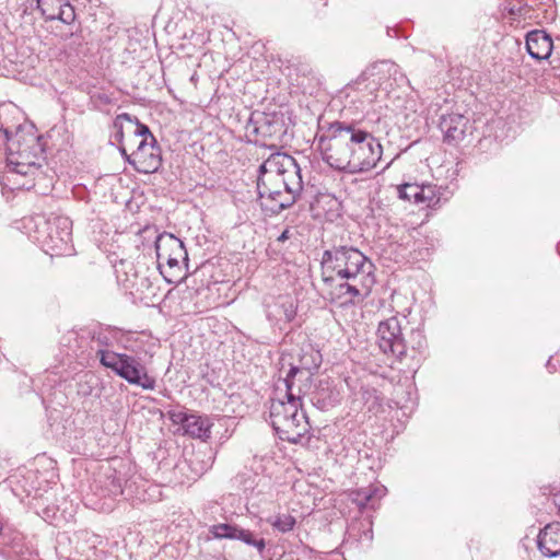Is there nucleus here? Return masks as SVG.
I'll use <instances>...</instances> for the list:
<instances>
[{"instance_id":"5","label":"nucleus","mask_w":560,"mask_h":560,"mask_svg":"<svg viewBox=\"0 0 560 560\" xmlns=\"http://www.w3.org/2000/svg\"><path fill=\"white\" fill-rule=\"evenodd\" d=\"M323 280H360L375 282L374 265L359 249L339 246L325 250L322 258Z\"/></svg>"},{"instance_id":"11","label":"nucleus","mask_w":560,"mask_h":560,"mask_svg":"<svg viewBox=\"0 0 560 560\" xmlns=\"http://www.w3.org/2000/svg\"><path fill=\"white\" fill-rule=\"evenodd\" d=\"M126 155L127 161L136 168L137 172L143 174H152L156 172L162 165L161 150L156 145L154 137H151L150 142L140 140L130 155L126 154V150H121Z\"/></svg>"},{"instance_id":"26","label":"nucleus","mask_w":560,"mask_h":560,"mask_svg":"<svg viewBox=\"0 0 560 560\" xmlns=\"http://www.w3.org/2000/svg\"><path fill=\"white\" fill-rule=\"evenodd\" d=\"M398 196L402 200L412 201L418 205L419 184H404L397 188Z\"/></svg>"},{"instance_id":"29","label":"nucleus","mask_w":560,"mask_h":560,"mask_svg":"<svg viewBox=\"0 0 560 560\" xmlns=\"http://www.w3.org/2000/svg\"><path fill=\"white\" fill-rule=\"evenodd\" d=\"M67 39H70L69 44L67 45L70 49V51L67 52L68 56H71L72 54H77L78 47H80L83 43L82 36L74 34L73 32H70V35H69V37L66 38V40Z\"/></svg>"},{"instance_id":"34","label":"nucleus","mask_w":560,"mask_h":560,"mask_svg":"<svg viewBox=\"0 0 560 560\" xmlns=\"http://www.w3.org/2000/svg\"><path fill=\"white\" fill-rule=\"evenodd\" d=\"M7 481L10 483V486L12 485V477L8 478Z\"/></svg>"},{"instance_id":"27","label":"nucleus","mask_w":560,"mask_h":560,"mask_svg":"<svg viewBox=\"0 0 560 560\" xmlns=\"http://www.w3.org/2000/svg\"><path fill=\"white\" fill-rule=\"evenodd\" d=\"M236 527L234 525L230 524H217L212 525L210 527V533L214 538L222 539V538H229L234 539L235 538V532Z\"/></svg>"},{"instance_id":"23","label":"nucleus","mask_w":560,"mask_h":560,"mask_svg":"<svg viewBox=\"0 0 560 560\" xmlns=\"http://www.w3.org/2000/svg\"><path fill=\"white\" fill-rule=\"evenodd\" d=\"M266 522L270 524L275 530L282 534L293 530L296 525V518L290 513H278L269 516Z\"/></svg>"},{"instance_id":"32","label":"nucleus","mask_w":560,"mask_h":560,"mask_svg":"<svg viewBox=\"0 0 560 560\" xmlns=\"http://www.w3.org/2000/svg\"><path fill=\"white\" fill-rule=\"evenodd\" d=\"M553 502H555L556 506L558 508V513L560 515V492L555 495Z\"/></svg>"},{"instance_id":"24","label":"nucleus","mask_w":560,"mask_h":560,"mask_svg":"<svg viewBox=\"0 0 560 560\" xmlns=\"http://www.w3.org/2000/svg\"><path fill=\"white\" fill-rule=\"evenodd\" d=\"M234 539H238L245 542L246 545L254 546L260 553L266 548V542L264 538L257 539L254 537V534L250 530L243 529L240 527H236Z\"/></svg>"},{"instance_id":"28","label":"nucleus","mask_w":560,"mask_h":560,"mask_svg":"<svg viewBox=\"0 0 560 560\" xmlns=\"http://www.w3.org/2000/svg\"><path fill=\"white\" fill-rule=\"evenodd\" d=\"M362 398L365 400V404L369 405V410L380 406V398L375 389H364L362 393Z\"/></svg>"},{"instance_id":"13","label":"nucleus","mask_w":560,"mask_h":560,"mask_svg":"<svg viewBox=\"0 0 560 560\" xmlns=\"http://www.w3.org/2000/svg\"><path fill=\"white\" fill-rule=\"evenodd\" d=\"M440 129L444 133V141L448 144H458L464 140L469 127V119L458 113L442 115Z\"/></svg>"},{"instance_id":"9","label":"nucleus","mask_w":560,"mask_h":560,"mask_svg":"<svg viewBox=\"0 0 560 560\" xmlns=\"http://www.w3.org/2000/svg\"><path fill=\"white\" fill-rule=\"evenodd\" d=\"M311 377L308 369L291 366L285 377L277 383L276 396L302 402V397L311 388Z\"/></svg>"},{"instance_id":"20","label":"nucleus","mask_w":560,"mask_h":560,"mask_svg":"<svg viewBox=\"0 0 560 560\" xmlns=\"http://www.w3.org/2000/svg\"><path fill=\"white\" fill-rule=\"evenodd\" d=\"M158 267L163 275L164 279L172 283L177 280L179 273L182 271V262H184L187 257H165V258H156Z\"/></svg>"},{"instance_id":"12","label":"nucleus","mask_w":560,"mask_h":560,"mask_svg":"<svg viewBox=\"0 0 560 560\" xmlns=\"http://www.w3.org/2000/svg\"><path fill=\"white\" fill-rule=\"evenodd\" d=\"M167 417L174 424H180L184 432L191 438L203 441L210 438L212 422L208 417L188 413L180 409L170 410Z\"/></svg>"},{"instance_id":"10","label":"nucleus","mask_w":560,"mask_h":560,"mask_svg":"<svg viewBox=\"0 0 560 560\" xmlns=\"http://www.w3.org/2000/svg\"><path fill=\"white\" fill-rule=\"evenodd\" d=\"M377 342L384 353L402 357L406 353V343L401 330V322L397 316L382 320L377 327Z\"/></svg>"},{"instance_id":"2","label":"nucleus","mask_w":560,"mask_h":560,"mask_svg":"<svg viewBox=\"0 0 560 560\" xmlns=\"http://www.w3.org/2000/svg\"><path fill=\"white\" fill-rule=\"evenodd\" d=\"M302 189L301 168L291 155L273 153L259 166L258 196L272 212L291 207Z\"/></svg>"},{"instance_id":"30","label":"nucleus","mask_w":560,"mask_h":560,"mask_svg":"<svg viewBox=\"0 0 560 560\" xmlns=\"http://www.w3.org/2000/svg\"><path fill=\"white\" fill-rule=\"evenodd\" d=\"M124 493L121 483L119 479L113 478L110 480V487L108 488V495L117 497Z\"/></svg>"},{"instance_id":"33","label":"nucleus","mask_w":560,"mask_h":560,"mask_svg":"<svg viewBox=\"0 0 560 560\" xmlns=\"http://www.w3.org/2000/svg\"><path fill=\"white\" fill-rule=\"evenodd\" d=\"M16 187L18 188H24V187H26V183L16 184Z\"/></svg>"},{"instance_id":"1","label":"nucleus","mask_w":560,"mask_h":560,"mask_svg":"<svg viewBox=\"0 0 560 560\" xmlns=\"http://www.w3.org/2000/svg\"><path fill=\"white\" fill-rule=\"evenodd\" d=\"M317 148L326 164L348 174L372 171L383 155L381 142L371 132L340 121L317 137Z\"/></svg>"},{"instance_id":"15","label":"nucleus","mask_w":560,"mask_h":560,"mask_svg":"<svg viewBox=\"0 0 560 560\" xmlns=\"http://www.w3.org/2000/svg\"><path fill=\"white\" fill-rule=\"evenodd\" d=\"M37 7L47 20H59L69 25L75 19L74 8L63 0H37Z\"/></svg>"},{"instance_id":"6","label":"nucleus","mask_w":560,"mask_h":560,"mask_svg":"<svg viewBox=\"0 0 560 560\" xmlns=\"http://www.w3.org/2000/svg\"><path fill=\"white\" fill-rule=\"evenodd\" d=\"M269 418L278 436L289 443H301L310 433L306 413L298 400L276 396L270 402Z\"/></svg>"},{"instance_id":"31","label":"nucleus","mask_w":560,"mask_h":560,"mask_svg":"<svg viewBox=\"0 0 560 560\" xmlns=\"http://www.w3.org/2000/svg\"><path fill=\"white\" fill-rule=\"evenodd\" d=\"M291 237V232H290V229H285L278 237H277V241L279 243H284L285 241H288L289 238Z\"/></svg>"},{"instance_id":"17","label":"nucleus","mask_w":560,"mask_h":560,"mask_svg":"<svg viewBox=\"0 0 560 560\" xmlns=\"http://www.w3.org/2000/svg\"><path fill=\"white\" fill-rule=\"evenodd\" d=\"M538 548L546 557L560 556V523H551L540 530L537 539Z\"/></svg>"},{"instance_id":"4","label":"nucleus","mask_w":560,"mask_h":560,"mask_svg":"<svg viewBox=\"0 0 560 560\" xmlns=\"http://www.w3.org/2000/svg\"><path fill=\"white\" fill-rule=\"evenodd\" d=\"M124 341V331L116 327H98L91 332V349L95 350L104 368L110 369L129 384L138 385L143 389H154L155 380L148 374L147 368L139 359L109 350L125 346Z\"/></svg>"},{"instance_id":"16","label":"nucleus","mask_w":560,"mask_h":560,"mask_svg":"<svg viewBox=\"0 0 560 560\" xmlns=\"http://www.w3.org/2000/svg\"><path fill=\"white\" fill-rule=\"evenodd\" d=\"M552 39L545 31L535 30L526 36V49L534 59H548L552 52Z\"/></svg>"},{"instance_id":"3","label":"nucleus","mask_w":560,"mask_h":560,"mask_svg":"<svg viewBox=\"0 0 560 560\" xmlns=\"http://www.w3.org/2000/svg\"><path fill=\"white\" fill-rule=\"evenodd\" d=\"M13 121L2 125L5 139V172L2 173V187L8 186L10 176H28L40 166L43 147L35 126L28 122L24 114L12 107Z\"/></svg>"},{"instance_id":"8","label":"nucleus","mask_w":560,"mask_h":560,"mask_svg":"<svg viewBox=\"0 0 560 560\" xmlns=\"http://www.w3.org/2000/svg\"><path fill=\"white\" fill-rule=\"evenodd\" d=\"M329 284V299L338 306H347L355 304L357 302L365 299L375 282L360 281V280H329L325 282Z\"/></svg>"},{"instance_id":"22","label":"nucleus","mask_w":560,"mask_h":560,"mask_svg":"<svg viewBox=\"0 0 560 560\" xmlns=\"http://www.w3.org/2000/svg\"><path fill=\"white\" fill-rule=\"evenodd\" d=\"M441 189L435 185L427 184L419 185V198L418 205H422L425 207H435L441 201Z\"/></svg>"},{"instance_id":"25","label":"nucleus","mask_w":560,"mask_h":560,"mask_svg":"<svg viewBox=\"0 0 560 560\" xmlns=\"http://www.w3.org/2000/svg\"><path fill=\"white\" fill-rule=\"evenodd\" d=\"M117 279L126 290L130 291H140L141 287H143L147 282V278L139 279L137 272H133L131 277H129L128 272H125V278H122L118 272Z\"/></svg>"},{"instance_id":"14","label":"nucleus","mask_w":560,"mask_h":560,"mask_svg":"<svg viewBox=\"0 0 560 560\" xmlns=\"http://www.w3.org/2000/svg\"><path fill=\"white\" fill-rule=\"evenodd\" d=\"M296 315V303L290 295L278 296L272 304L267 306V317L270 322L281 327V324L291 323Z\"/></svg>"},{"instance_id":"7","label":"nucleus","mask_w":560,"mask_h":560,"mask_svg":"<svg viewBox=\"0 0 560 560\" xmlns=\"http://www.w3.org/2000/svg\"><path fill=\"white\" fill-rule=\"evenodd\" d=\"M46 236L42 240L51 255H69L72 249V222L68 217H54L45 221Z\"/></svg>"},{"instance_id":"18","label":"nucleus","mask_w":560,"mask_h":560,"mask_svg":"<svg viewBox=\"0 0 560 560\" xmlns=\"http://www.w3.org/2000/svg\"><path fill=\"white\" fill-rule=\"evenodd\" d=\"M387 489L380 483L358 489L351 493L352 501L360 510L375 509L382 498L386 495Z\"/></svg>"},{"instance_id":"21","label":"nucleus","mask_w":560,"mask_h":560,"mask_svg":"<svg viewBox=\"0 0 560 560\" xmlns=\"http://www.w3.org/2000/svg\"><path fill=\"white\" fill-rule=\"evenodd\" d=\"M124 120L125 121H129V122H133V121L136 122V130L133 132L136 139H139V141L140 140H145V142H150L151 141V137H153V136H152L149 127L145 126V125L140 124L137 118L133 119L127 113L119 114L116 117L115 121H114V126H115V128L118 129L120 135H121L122 121Z\"/></svg>"},{"instance_id":"19","label":"nucleus","mask_w":560,"mask_h":560,"mask_svg":"<svg viewBox=\"0 0 560 560\" xmlns=\"http://www.w3.org/2000/svg\"><path fill=\"white\" fill-rule=\"evenodd\" d=\"M156 258L187 257L184 243L173 234L163 233L155 241Z\"/></svg>"}]
</instances>
